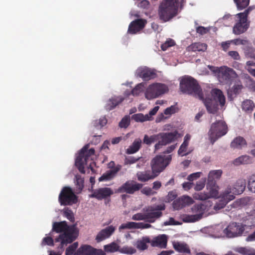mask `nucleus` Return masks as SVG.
I'll return each instance as SVG.
<instances>
[{
  "label": "nucleus",
  "instance_id": "nucleus-60",
  "mask_svg": "<svg viewBox=\"0 0 255 255\" xmlns=\"http://www.w3.org/2000/svg\"><path fill=\"white\" fill-rule=\"evenodd\" d=\"M228 55L235 60H240L241 59L239 53L236 51H230L228 52Z\"/></svg>",
  "mask_w": 255,
  "mask_h": 255
},
{
  "label": "nucleus",
  "instance_id": "nucleus-15",
  "mask_svg": "<svg viewBox=\"0 0 255 255\" xmlns=\"http://www.w3.org/2000/svg\"><path fill=\"white\" fill-rule=\"evenodd\" d=\"M160 135L161 140L154 146L156 150L160 149L161 146L166 145L174 142L179 137V133L177 130L173 132L162 133Z\"/></svg>",
  "mask_w": 255,
  "mask_h": 255
},
{
  "label": "nucleus",
  "instance_id": "nucleus-43",
  "mask_svg": "<svg viewBox=\"0 0 255 255\" xmlns=\"http://www.w3.org/2000/svg\"><path fill=\"white\" fill-rule=\"evenodd\" d=\"M144 88V84L143 83L137 84L131 91V94L133 96H138Z\"/></svg>",
  "mask_w": 255,
  "mask_h": 255
},
{
  "label": "nucleus",
  "instance_id": "nucleus-37",
  "mask_svg": "<svg viewBox=\"0 0 255 255\" xmlns=\"http://www.w3.org/2000/svg\"><path fill=\"white\" fill-rule=\"evenodd\" d=\"M207 45L202 43H195L190 45L189 48L193 51H205L207 49Z\"/></svg>",
  "mask_w": 255,
  "mask_h": 255
},
{
  "label": "nucleus",
  "instance_id": "nucleus-31",
  "mask_svg": "<svg viewBox=\"0 0 255 255\" xmlns=\"http://www.w3.org/2000/svg\"><path fill=\"white\" fill-rule=\"evenodd\" d=\"M253 160L251 157L249 155H244L236 158L233 161V164L235 165L238 166L241 164H251Z\"/></svg>",
  "mask_w": 255,
  "mask_h": 255
},
{
  "label": "nucleus",
  "instance_id": "nucleus-56",
  "mask_svg": "<svg viewBox=\"0 0 255 255\" xmlns=\"http://www.w3.org/2000/svg\"><path fill=\"white\" fill-rule=\"evenodd\" d=\"M107 123V120L105 117L101 118L98 121H96L94 123V126L95 127H98L99 126L101 127H103L105 126Z\"/></svg>",
  "mask_w": 255,
  "mask_h": 255
},
{
  "label": "nucleus",
  "instance_id": "nucleus-59",
  "mask_svg": "<svg viewBox=\"0 0 255 255\" xmlns=\"http://www.w3.org/2000/svg\"><path fill=\"white\" fill-rule=\"evenodd\" d=\"M230 42L233 43L236 45H245L248 43V41L245 39H241L240 38H237L233 40H230Z\"/></svg>",
  "mask_w": 255,
  "mask_h": 255
},
{
  "label": "nucleus",
  "instance_id": "nucleus-9",
  "mask_svg": "<svg viewBox=\"0 0 255 255\" xmlns=\"http://www.w3.org/2000/svg\"><path fill=\"white\" fill-rule=\"evenodd\" d=\"M228 131L227 126L222 121H219L212 124L209 131L210 141L212 144L219 137L225 135Z\"/></svg>",
  "mask_w": 255,
  "mask_h": 255
},
{
  "label": "nucleus",
  "instance_id": "nucleus-11",
  "mask_svg": "<svg viewBox=\"0 0 255 255\" xmlns=\"http://www.w3.org/2000/svg\"><path fill=\"white\" fill-rule=\"evenodd\" d=\"M165 210V205L160 204L150 206L144 209L146 213L147 222L153 223L162 215L161 211Z\"/></svg>",
  "mask_w": 255,
  "mask_h": 255
},
{
  "label": "nucleus",
  "instance_id": "nucleus-18",
  "mask_svg": "<svg viewBox=\"0 0 255 255\" xmlns=\"http://www.w3.org/2000/svg\"><path fill=\"white\" fill-rule=\"evenodd\" d=\"M92 194L89 195V197L101 200L110 197L113 194L112 190L108 187L100 188L95 190H92Z\"/></svg>",
  "mask_w": 255,
  "mask_h": 255
},
{
  "label": "nucleus",
  "instance_id": "nucleus-64",
  "mask_svg": "<svg viewBox=\"0 0 255 255\" xmlns=\"http://www.w3.org/2000/svg\"><path fill=\"white\" fill-rule=\"evenodd\" d=\"M201 174V173L199 172L191 174L188 176L187 179L189 181H192L194 180L197 179V178L200 177Z\"/></svg>",
  "mask_w": 255,
  "mask_h": 255
},
{
  "label": "nucleus",
  "instance_id": "nucleus-49",
  "mask_svg": "<svg viewBox=\"0 0 255 255\" xmlns=\"http://www.w3.org/2000/svg\"><path fill=\"white\" fill-rule=\"evenodd\" d=\"M102 230V233L107 238H108L115 231V228L113 226H110Z\"/></svg>",
  "mask_w": 255,
  "mask_h": 255
},
{
  "label": "nucleus",
  "instance_id": "nucleus-22",
  "mask_svg": "<svg viewBox=\"0 0 255 255\" xmlns=\"http://www.w3.org/2000/svg\"><path fill=\"white\" fill-rule=\"evenodd\" d=\"M168 236L165 234L159 235L152 240L150 239V245L152 247H158L161 249L167 247Z\"/></svg>",
  "mask_w": 255,
  "mask_h": 255
},
{
  "label": "nucleus",
  "instance_id": "nucleus-32",
  "mask_svg": "<svg viewBox=\"0 0 255 255\" xmlns=\"http://www.w3.org/2000/svg\"><path fill=\"white\" fill-rule=\"evenodd\" d=\"M141 142L140 138H136L132 144L127 149V153L133 154L138 151L141 147Z\"/></svg>",
  "mask_w": 255,
  "mask_h": 255
},
{
  "label": "nucleus",
  "instance_id": "nucleus-17",
  "mask_svg": "<svg viewBox=\"0 0 255 255\" xmlns=\"http://www.w3.org/2000/svg\"><path fill=\"white\" fill-rule=\"evenodd\" d=\"M74 255H106V253L102 249H97L90 245H84L81 246Z\"/></svg>",
  "mask_w": 255,
  "mask_h": 255
},
{
  "label": "nucleus",
  "instance_id": "nucleus-2",
  "mask_svg": "<svg viewBox=\"0 0 255 255\" xmlns=\"http://www.w3.org/2000/svg\"><path fill=\"white\" fill-rule=\"evenodd\" d=\"M222 174L221 170H215L210 171L206 185L208 192L207 193H200L195 194L194 197L196 199L206 200L211 197H217L218 195L219 187L216 181L219 179Z\"/></svg>",
  "mask_w": 255,
  "mask_h": 255
},
{
  "label": "nucleus",
  "instance_id": "nucleus-33",
  "mask_svg": "<svg viewBox=\"0 0 255 255\" xmlns=\"http://www.w3.org/2000/svg\"><path fill=\"white\" fill-rule=\"evenodd\" d=\"M242 110L248 113H251L254 109L255 105L251 100H247L242 103Z\"/></svg>",
  "mask_w": 255,
  "mask_h": 255
},
{
  "label": "nucleus",
  "instance_id": "nucleus-63",
  "mask_svg": "<svg viewBox=\"0 0 255 255\" xmlns=\"http://www.w3.org/2000/svg\"><path fill=\"white\" fill-rule=\"evenodd\" d=\"M237 252L238 253L246 255H253L251 251L246 248L241 247L237 249Z\"/></svg>",
  "mask_w": 255,
  "mask_h": 255
},
{
  "label": "nucleus",
  "instance_id": "nucleus-20",
  "mask_svg": "<svg viewBox=\"0 0 255 255\" xmlns=\"http://www.w3.org/2000/svg\"><path fill=\"white\" fill-rule=\"evenodd\" d=\"M114 165V162H111L110 163V167L112 168L111 170H108L104 173L99 178L100 182L104 181H109L113 179L117 175V173L121 169L122 166L121 165H117L114 167L112 166V165Z\"/></svg>",
  "mask_w": 255,
  "mask_h": 255
},
{
  "label": "nucleus",
  "instance_id": "nucleus-6",
  "mask_svg": "<svg viewBox=\"0 0 255 255\" xmlns=\"http://www.w3.org/2000/svg\"><path fill=\"white\" fill-rule=\"evenodd\" d=\"M180 89L183 93L193 95L200 100H203V94L200 85L191 77H185L181 80Z\"/></svg>",
  "mask_w": 255,
  "mask_h": 255
},
{
  "label": "nucleus",
  "instance_id": "nucleus-46",
  "mask_svg": "<svg viewBox=\"0 0 255 255\" xmlns=\"http://www.w3.org/2000/svg\"><path fill=\"white\" fill-rule=\"evenodd\" d=\"M156 137L157 136L156 135H152L150 136H148L147 135L145 134L144 136L143 142L147 145H150L156 140Z\"/></svg>",
  "mask_w": 255,
  "mask_h": 255
},
{
  "label": "nucleus",
  "instance_id": "nucleus-34",
  "mask_svg": "<svg viewBox=\"0 0 255 255\" xmlns=\"http://www.w3.org/2000/svg\"><path fill=\"white\" fill-rule=\"evenodd\" d=\"M243 87V86L241 83L235 84L232 88L228 91V96L230 97L234 95L236 96L239 94L241 92Z\"/></svg>",
  "mask_w": 255,
  "mask_h": 255
},
{
  "label": "nucleus",
  "instance_id": "nucleus-4",
  "mask_svg": "<svg viewBox=\"0 0 255 255\" xmlns=\"http://www.w3.org/2000/svg\"><path fill=\"white\" fill-rule=\"evenodd\" d=\"M89 145H85L80 151L78 156L75 160V165L79 171L82 174H85L84 166H86L90 168L92 171H94L93 165L94 164L92 156L95 154V149L91 148L89 149Z\"/></svg>",
  "mask_w": 255,
  "mask_h": 255
},
{
  "label": "nucleus",
  "instance_id": "nucleus-57",
  "mask_svg": "<svg viewBox=\"0 0 255 255\" xmlns=\"http://www.w3.org/2000/svg\"><path fill=\"white\" fill-rule=\"evenodd\" d=\"M180 198L183 201L185 207L191 205L193 203V199L188 196H183Z\"/></svg>",
  "mask_w": 255,
  "mask_h": 255
},
{
  "label": "nucleus",
  "instance_id": "nucleus-14",
  "mask_svg": "<svg viewBox=\"0 0 255 255\" xmlns=\"http://www.w3.org/2000/svg\"><path fill=\"white\" fill-rule=\"evenodd\" d=\"M236 76L235 71L227 66L221 67L218 70V78L221 83L228 84Z\"/></svg>",
  "mask_w": 255,
  "mask_h": 255
},
{
  "label": "nucleus",
  "instance_id": "nucleus-26",
  "mask_svg": "<svg viewBox=\"0 0 255 255\" xmlns=\"http://www.w3.org/2000/svg\"><path fill=\"white\" fill-rule=\"evenodd\" d=\"M137 180L141 182H146L149 180L153 179L157 176L153 171L146 170L139 171L136 173Z\"/></svg>",
  "mask_w": 255,
  "mask_h": 255
},
{
  "label": "nucleus",
  "instance_id": "nucleus-54",
  "mask_svg": "<svg viewBox=\"0 0 255 255\" xmlns=\"http://www.w3.org/2000/svg\"><path fill=\"white\" fill-rule=\"evenodd\" d=\"M132 219L135 221L145 220L147 221L146 213L135 214L132 216Z\"/></svg>",
  "mask_w": 255,
  "mask_h": 255
},
{
  "label": "nucleus",
  "instance_id": "nucleus-8",
  "mask_svg": "<svg viewBox=\"0 0 255 255\" xmlns=\"http://www.w3.org/2000/svg\"><path fill=\"white\" fill-rule=\"evenodd\" d=\"M58 201L61 205L71 206L77 203L78 197L70 187L64 186L60 192Z\"/></svg>",
  "mask_w": 255,
  "mask_h": 255
},
{
  "label": "nucleus",
  "instance_id": "nucleus-19",
  "mask_svg": "<svg viewBox=\"0 0 255 255\" xmlns=\"http://www.w3.org/2000/svg\"><path fill=\"white\" fill-rule=\"evenodd\" d=\"M246 187L245 182L243 180H238L233 187H228L225 192L228 195H238L242 194Z\"/></svg>",
  "mask_w": 255,
  "mask_h": 255
},
{
  "label": "nucleus",
  "instance_id": "nucleus-5",
  "mask_svg": "<svg viewBox=\"0 0 255 255\" xmlns=\"http://www.w3.org/2000/svg\"><path fill=\"white\" fill-rule=\"evenodd\" d=\"M208 113L215 114L218 110L219 104L224 106L225 104V97L223 92L219 89H214L211 91V97L201 100Z\"/></svg>",
  "mask_w": 255,
  "mask_h": 255
},
{
  "label": "nucleus",
  "instance_id": "nucleus-48",
  "mask_svg": "<svg viewBox=\"0 0 255 255\" xmlns=\"http://www.w3.org/2000/svg\"><path fill=\"white\" fill-rule=\"evenodd\" d=\"M78 244L75 242L69 246L66 250L65 255H72L76 249L78 248Z\"/></svg>",
  "mask_w": 255,
  "mask_h": 255
},
{
  "label": "nucleus",
  "instance_id": "nucleus-47",
  "mask_svg": "<svg viewBox=\"0 0 255 255\" xmlns=\"http://www.w3.org/2000/svg\"><path fill=\"white\" fill-rule=\"evenodd\" d=\"M63 215L70 222H74L75 218L74 217L73 213L71 210H70L68 208L65 209L63 211Z\"/></svg>",
  "mask_w": 255,
  "mask_h": 255
},
{
  "label": "nucleus",
  "instance_id": "nucleus-16",
  "mask_svg": "<svg viewBox=\"0 0 255 255\" xmlns=\"http://www.w3.org/2000/svg\"><path fill=\"white\" fill-rule=\"evenodd\" d=\"M206 209L205 206L203 204L194 205L191 208L192 211L195 215L187 216L186 217V221L188 222H194L200 220Z\"/></svg>",
  "mask_w": 255,
  "mask_h": 255
},
{
  "label": "nucleus",
  "instance_id": "nucleus-30",
  "mask_svg": "<svg viewBox=\"0 0 255 255\" xmlns=\"http://www.w3.org/2000/svg\"><path fill=\"white\" fill-rule=\"evenodd\" d=\"M248 27L249 26L247 22H243L241 19H239V21L233 27V33L236 35L241 34L245 32Z\"/></svg>",
  "mask_w": 255,
  "mask_h": 255
},
{
  "label": "nucleus",
  "instance_id": "nucleus-21",
  "mask_svg": "<svg viewBox=\"0 0 255 255\" xmlns=\"http://www.w3.org/2000/svg\"><path fill=\"white\" fill-rule=\"evenodd\" d=\"M137 75L143 80L148 81L156 77V71L147 67L139 68L137 70Z\"/></svg>",
  "mask_w": 255,
  "mask_h": 255
},
{
  "label": "nucleus",
  "instance_id": "nucleus-27",
  "mask_svg": "<svg viewBox=\"0 0 255 255\" xmlns=\"http://www.w3.org/2000/svg\"><path fill=\"white\" fill-rule=\"evenodd\" d=\"M247 145L246 139L242 136H239L235 138L231 142L230 146L233 149H241Z\"/></svg>",
  "mask_w": 255,
  "mask_h": 255
},
{
  "label": "nucleus",
  "instance_id": "nucleus-45",
  "mask_svg": "<svg viewBox=\"0 0 255 255\" xmlns=\"http://www.w3.org/2000/svg\"><path fill=\"white\" fill-rule=\"evenodd\" d=\"M136 223L129 222L127 223L122 224L119 228L120 231H121L122 230L126 229H136Z\"/></svg>",
  "mask_w": 255,
  "mask_h": 255
},
{
  "label": "nucleus",
  "instance_id": "nucleus-38",
  "mask_svg": "<svg viewBox=\"0 0 255 255\" xmlns=\"http://www.w3.org/2000/svg\"><path fill=\"white\" fill-rule=\"evenodd\" d=\"M84 179L80 175H75V184L78 191L80 192L84 188Z\"/></svg>",
  "mask_w": 255,
  "mask_h": 255
},
{
  "label": "nucleus",
  "instance_id": "nucleus-13",
  "mask_svg": "<svg viewBox=\"0 0 255 255\" xmlns=\"http://www.w3.org/2000/svg\"><path fill=\"white\" fill-rule=\"evenodd\" d=\"M244 231V226L242 224L233 222L224 230V233L228 238H235L241 236Z\"/></svg>",
  "mask_w": 255,
  "mask_h": 255
},
{
  "label": "nucleus",
  "instance_id": "nucleus-55",
  "mask_svg": "<svg viewBox=\"0 0 255 255\" xmlns=\"http://www.w3.org/2000/svg\"><path fill=\"white\" fill-rule=\"evenodd\" d=\"M136 250L131 247H124L120 252L122 253L132 255L136 253Z\"/></svg>",
  "mask_w": 255,
  "mask_h": 255
},
{
  "label": "nucleus",
  "instance_id": "nucleus-24",
  "mask_svg": "<svg viewBox=\"0 0 255 255\" xmlns=\"http://www.w3.org/2000/svg\"><path fill=\"white\" fill-rule=\"evenodd\" d=\"M233 195H228L225 191L222 194V198L219 202L216 203L214 207L215 210H219L223 209L230 201L233 200L235 198Z\"/></svg>",
  "mask_w": 255,
  "mask_h": 255
},
{
  "label": "nucleus",
  "instance_id": "nucleus-40",
  "mask_svg": "<svg viewBox=\"0 0 255 255\" xmlns=\"http://www.w3.org/2000/svg\"><path fill=\"white\" fill-rule=\"evenodd\" d=\"M188 144L182 143L178 150V154L181 156H186L190 153L191 151H188Z\"/></svg>",
  "mask_w": 255,
  "mask_h": 255
},
{
  "label": "nucleus",
  "instance_id": "nucleus-61",
  "mask_svg": "<svg viewBox=\"0 0 255 255\" xmlns=\"http://www.w3.org/2000/svg\"><path fill=\"white\" fill-rule=\"evenodd\" d=\"M176 109L177 108L175 106H171L164 110V114L166 115H171L176 113Z\"/></svg>",
  "mask_w": 255,
  "mask_h": 255
},
{
  "label": "nucleus",
  "instance_id": "nucleus-1",
  "mask_svg": "<svg viewBox=\"0 0 255 255\" xmlns=\"http://www.w3.org/2000/svg\"><path fill=\"white\" fill-rule=\"evenodd\" d=\"M53 232L60 233L55 238V242L58 243L57 249L61 252L64 251L65 247L68 244L72 243L77 238L78 234V230L75 225L69 226L66 221L54 222L52 232L50 233L51 236Z\"/></svg>",
  "mask_w": 255,
  "mask_h": 255
},
{
  "label": "nucleus",
  "instance_id": "nucleus-39",
  "mask_svg": "<svg viewBox=\"0 0 255 255\" xmlns=\"http://www.w3.org/2000/svg\"><path fill=\"white\" fill-rule=\"evenodd\" d=\"M250 0H234L238 10L246 8L250 3Z\"/></svg>",
  "mask_w": 255,
  "mask_h": 255
},
{
  "label": "nucleus",
  "instance_id": "nucleus-12",
  "mask_svg": "<svg viewBox=\"0 0 255 255\" xmlns=\"http://www.w3.org/2000/svg\"><path fill=\"white\" fill-rule=\"evenodd\" d=\"M143 185L134 180H128L118 188L117 192L121 193H126L133 194L142 188Z\"/></svg>",
  "mask_w": 255,
  "mask_h": 255
},
{
  "label": "nucleus",
  "instance_id": "nucleus-23",
  "mask_svg": "<svg viewBox=\"0 0 255 255\" xmlns=\"http://www.w3.org/2000/svg\"><path fill=\"white\" fill-rule=\"evenodd\" d=\"M145 20L143 19H137L132 21L129 25L128 33L134 34L142 29L146 23Z\"/></svg>",
  "mask_w": 255,
  "mask_h": 255
},
{
  "label": "nucleus",
  "instance_id": "nucleus-41",
  "mask_svg": "<svg viewBox=\"0 0 255 255\" xmlns=\"http://www.w3.org/2000/svg\"><path fill=\"white\" fill-rule=\"evenodd\" d=\"M57 245L58 243H55V239H53L51 237H44L42 241V245L45 246L48 245L49 246H55L56 248L57 249Z\"/></svg>",
  "mask_w": 255,
  "mask_h": 255
},
{
  "label": "nucleus",
  "instance_id": "nucleus-42",
  "mask_svg": "<svg viewBox=\"0 0 255 255\" xmlns=\"http://www.w3.org/2000/svg\"><path fill=\"white\" fill-rule=\"evenodd\" d=\"M249 200L248 198H243L237 200L233 203L234 207H242L248 204Z\"/></svg>",
  "mask_w": 255,
  "mask_h": 255
},
{
  "label": "nucleus",
  "instance_id": "nucleus-3",
  "mask_svg": "<svg viewBox=\"0 0 255 255\" xmlns=\"http://www.w3.org/2000/svg\"><path fill=\"white\" fill-rule=\"evenodd\" d=\"M179 5V0H162L158 10L160 19L167 22L176 16L178 14Z\"/></svg>",
  "mask_w": 255,
  "mask_h": 255
},
{
  "label": "nucleus",
  "instance_id": "nucleus-51",
  "mask_svg": "<svg viewBox=\"0 0 255 255\" xmlns=\"http://www.w3.org/2000/svg\"><path fill=\"white\" fill-rule=\"evenodd\" d=\"M250 11V8H248L245 10L244 12H241L237 14V16L239 19H241L243 22L247 21V17Z\"/></svg>",
  "mask_w": 255,
  "mask_h": 255
},
{
  "label": "nucleus",
  "instance_id": "nucleus-58",
  "mask_svg": "<svg viewBox=\"0 0 255 255\" xmlns=\"http://www.w3.org/2000/svg\"><path fill=\"white\" fill-rule=\"evenodd\" d=\"M196 32L199 33L201 35H204L205 34L207 33L209 30L210 28L208 27H205L202 26H199L196 28Z\"/></svg>",
  "mask_w": 255,
  "mask_h": 255
},
{
  "label": "nucleus",
  "instance_id": "nucleus-52",
  "mask_svg": "<svg viewBox=\"0 0 255 255\" xmlns=\"http://www.w3.org/2000/svg\"><path fill=\"white\" fill-rule=\"evenodd\" d=\"M132 119L136 122H143L146 120H149L148 115H146L145 117L142 114H135L132 116Z\"/></svg>",
  "mask_w": 255,
  "mask_h": 255
},
{
  "label": "nucleus",
  "instance_id": "nucleus-28",
  "mask_svg": "<svg viewBox=\"0 0 255 255\" xmlns=\"http://www.w3.org/2000/svg\"><path fill=\"white\" fill-rule=\"evenodd\" d=\"M172 245L174 249L181 253L190 254L191 251L189 246L185 243L179 242H173Z\"/></svg>",
  "mask_w": 255,
  "mask_h": 255
},
{
  "label": "nucleus",
  "instance_id": "nucleus-62",
  "mask_svg": "<svg viewBox=\"0 0 255 255\" xmlns=\"http://www.w3.org/2000/svg\"><path fill=\"white\" fill-rule=\"evenodd\" d=\"M205 185V179H203L202 180H200L198 181L196 183V185L195 187V189L196 191H200L202 190Z\"/></svg>",
  "mask_w": 255,
  "mask_h": 255
},
{
  "label": "nucleus",
  "instance_id": "nucleus-29",
  "mask_svg": "<svg viewBox=\"0 0 255 255\" xmlns=\"http://www.w3.org/2000/svg\"><path fill=\"white\" fill-rule=\"evenodd\" d=\"M148 244H150V238L148 236L142 237L136 242V248L139 251H144L148 249Z\"/></svg>",
  "mask_w": 255,
  "mask_h": 255
},
{
  "label": "nucleus",
  "instance_id": "nucleus-44",
  "mask_svg": "<svg viewBox=\"0 0 255 255\" xmlns=\"http://www.w3.org/2000/svg\"><path fill=\"white\" fill-rule=\"evenodd\" d=\"M248 187L251 191L255 193V174L252 175L249 179Z\"/></svg>",
  "mask_w": 255,
  "mask_h": 255
},
{
  "label": "nucleus",
  "instance_id": "nucleus-50",
  "mask_svg": "<svg viewBox=\"0 0 255 255\" xmlns=\"http://www.w3.org/2000/svg\"><path fill=\"white\" fill-rule=\"evenodd\" d=\"M130 124V119L129 116H125L119 123V127L121 128H127Z\"/></svg>",
  "mask_w": 255,
  "mask_h": 255
},
{
  "label": "nucleus",
  "instance_id": "nucleus-36",
  "mask_svg": "<svg viewBox=\"0 0 255 255\" xmlns=\"http://www.w3.org/2000/svg\"><path fill=\"white\" fill-rule=\"evenodd\" d=\"M119 246L116 243L112 242L104 246V252L115 253L119 250Z\"/></svg>",
  "mask_w": 255,
  "mask_h": 255
},
{
  "label": "nucleus",
  "instance_id": "nucleus-10",
  "mask_svg": "<svg viewBox=\"0 0 255 255\" xmlns=\"http://www.w3.org/2000/svg\"><path fill=\"white\" fill-rule=\"evenodd\" d=\"M168 90L167 87L163 84L155 83L150 85L146 89L145 97L148 100L156 98Z\"/></svg>",
  "mask_w": 255,
  "mask_h": 255
},
{
  "label": "nucleus",
  "instance_id": "nucleus-25",
  "mask_svg": "<svg viewBox=\"0 0 255 255\" xmlns=\"http://www.w3.org/2000/svg\"><path fill=\"white\" fill-rule=\"evenodd\" d=\"M124 100V98L122 96L113 97L107 101L105 107V109L107 111H111L122 103Z\"/></svg>",
  "mask_w": 255,
  "mask_h": 255
},
{
  "label": "nucleus",
  "instance_id": "nucleus-35",
  "mask_svg": "<svg viewBox=\"0 0 255 255\" xmlns=\"http://www.w3.org/2000/svg\"><path fill=\"white\" fill-rule=\"evenodd\" d=\"M246 57L255 59V49L251 45H247L243 48Z\"/></svg>",
  "mask_w": 255,
  "mask_h": 255
},
{
  "label": "nucleus",
  "instance_id": "nucleus-53",
  "mask_svg": "<svg viewBox=\"0 0 255 255\" xmlns=\"http://www.w3.org/2000/svg\"><path fill=\"white\" fill-rule=\"evenodd\" d=\"M184 207L185 206L183 204V202L182 201L181 198H179L178 199L174 200L173 203V207L175 210H179Z\"/></svg>",
  "mask_w": 255,
  "mask_h": 255
},
{
  "label": "nucleus",
  "instance_id": "nucleus-7",
  "mask_svg": "<svg viewBox=\"0 0 255 255\" xmlns=\"http://www.w3.org/2000/svg\"><path fill=\"white\" fill-rule=\"evenodd\" d=\"M172 160V155H158L150 162L151 170L158 176L169 164Z\"/></svg>",
  "mask_w": 255,
  "mask_h": 255
}]
</instances>
